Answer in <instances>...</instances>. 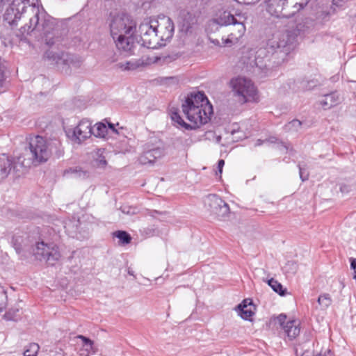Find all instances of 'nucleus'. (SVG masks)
I'll use <instances>...</instances> for the list:
<instances>
[{"label": "nucleus", "instance_id": "f257e3e1", "mask_svg": "<svg viewBox=\"0 0 356 356\" xmlns=\"http://www.w3.org/2000/svg\"><path fill=\"white\" fill-rule=\"evenodd\" d=\"M38 3V0H13L6 11L4 19L13 26L23 14H27L29 22L19 29L22 35L32 34L50 46L54 44L56 35L54 19L36 6Z\"/></svg>", "mask_w": 356, "mask_h": 356}, {"label": "nucleus", "instance_id": "f03ea898", "mask_svg": "<svg viewBox=\"0 0 356 356\" xmlns=\"http://www.w3.org/2000/svg\"><path fill=\"white\" fill-rule=\"evenodd\" d=\"M291 31H277L261 44L256 52L255 64L260 69L278 66L286 62L296 47Z\"/></svg>", "mask_w": 356, "mask_h": 356}, {"label": "nucleus", "instance_id": "7ed1b4c3", "mask_svg": "<svg viewBox=\"0 0 356 356\" xmlns=\"http://www.w3.org/2000/svg\"><path fill=\"white\" fill-rule=\"evenodd\" d=\"M182 112L189 123H186L177 111H171V119L178 127L195 129L207 124L213 114V106L203 92L188 95L181 105Z\"/></svg>", "mask_w": 356, "mask_h": 356}, {"label": "nucleus", "instance_id": "20e7f679", "mask_svg": "<svg viewBox=\"0 0 356 356\" xmlns=\"http://www.w3.org/2000/svg\"><path fill=\"white\" fill-rule=\"evenodd\" d=\"M109 26L118 49L127 55L134 54L139 42L136 35L137 23L132 17L125 13L111 14Z\"/></svg>", "mask_w": 356, "mask_h": 356}, {"label": "nucleus", "instance_id": "39448f33", "mask_svg": "<svg viewBox=\"0 0 356 356\" xmlns=\"http://www.w3.org/2000/svg\"><path fill=\"white\" fill-rule=\"evenodd\" d=\"M234 96L242 104L255 101L257 90L252 81L245 77H236L229 83Z\"/></svg>", "mask_w": 356, "mask_h": 356}, {"label": "nucleus", "instance_id": "423d86ee", "mask_svg": "<svg viewBox=\"0 0 356 356\" xmlns=\"http://www.w3.org/2000/svg\"><path fill=\"white\" fill-rule=\"evenodd\" d=\"M29 149L32 155L31 159L26 161L22 156H19V157H21L22 161H24L25 163L30 162V164L26 166H23L21 170L30 166L32 163H40L45 162L51 156V150L49 145L45 139L40 136H36L31 138Z\"/></svg>", "mask_w": 356, "mask_h": 356}, {"label": "nucleus", "instance_id": "0eeeda50", "mask_svg": "<svg viewBox=\"0 0 356 356\" xmlns=\"http://www.w3.org/2000/svg\"><path fill=\"white\" fill-rule=\"evenodd\" d=\"M154 20H145L139 26L138 31L143 42V45L149 49H156L163 46L159 38Z\"/></svg>", "mask_w": 356, "mask_h": 356}, {"label": "nucleus", "instance_id": "6e6552de", "mask_svg": "<svg viewBox=\"0 0 356 356\" xmlns=\"http://www.w3.org/2000/svg\"><path fill=\"white\" fill-rule=\"evenodd\" d=\"M33 254L37 259L44 260L49 265H54L60 257L56 245L46 243L44 241L36 243L33 249Z\"/></svg>", "mask_w": 356, "mask_h": 356}, {"label": "nucleus", "instance_id": "1a4fd4ad", "mask_svg": "<svg viewBox=\"0 0 356 356\" xmlns=\"http://www.w3.org/2000/svg\"><path fill=\"white\" fill-rule=\"evenodd\" d=\"M65 132L72 142L81 144L92 135V122L87 119H83L74 127L66 129Z\"/></svg>", "mask_w": 356, "mask_h": 356}, {"label": "nucleus", "instance_id": "9d476101", "mask_svg": "<svg viewBox=\"0 0 356 356\" xmlns=\"http://www.w3.org/2000/svg\"><path fill=\"white\" fill-rule=\"evenodd\" d=\"M204 204L211 215L219 220H224L229 213V205L217 195L210 194L207 196Z\"/></svg>", "mask_w": 356, "mask_h": 356}, {"label": "nucleus", "instance_id": "9b49d317", "mask_svg": "<svg viewBox=\"0 0 356 356\" xmlns=\"http://www.w3.org/2000/svg\"><path fill=\"white\" fill-rule=\"evenodd\" d=\"M229 34L227 38H222L221 41L209 37L211 43L217 46L232 47L238 43L239 40L243 36L245 32V26L243 22H238L229 29Z\"/></svg>", "mask_w": 356, "mask_h": 356}, {"label": "nucleus", "instance_id": "f8f14e48", "mask_svg": "<svg viewBox=\"0 0 356 356\" xmlns=\"http://www.w3.org/2000/svg\"><path fill=\"white\" fill-rule=\"evenodd\" d=\"M29 164L30 162L25 163L24 161H22L21 157L10 158L3 154L0 156V177L6 178L12 171L17 173L21 171L23 166Z\"/></svg>", "mask_w": 356, "mask_h": 356}, {"label": "nucleus", "instance_id": "ddd939ff", "mask_svg": "<svg viewBox=\"0 0 356 356\" xmlns=\"http://www.w3.org/2000/svg\"><path fill=\"white\" fill-rule=\"evenodd\" d=\"M159 38L161 42L165 44V42L170 40L174 34L175 26L172 20L167 16H161L157 20H154Z\"/></svg>", "mask_w": 356, "mask_h": 356}, {"label": "nucleus", "instance_id": "4468645a", "mask_svg": "<svg viewBox=\"0 0 356 356\" xmlns=\"http://www.w3.org/2000/svg\"><path fill=\"white\" fill-rule=\"evenodd\" d=\"M164 155L165 150L161 143L158 145L147 143L145 145L143 153L139 157V161L142 164H152Z\"/></svg>", "mask_w": 356, "mask_h": 356}, {"label": "nucleus", "instance_id": "2eb2a0df", "mask_svg": "<svg viewBox=\"0 0 356 356\" xmlns=\"http://www.w3.org/2000/svg\"><path fill=\"white\" fill-rule=\"evenodd\" d=\"M238 21L229 12H223L218 18L210 22L209 29L211 31H218L219 28L224 26L234 25Z\"/></svg>", "mask_w": 356, "mask_h": 356}, {"label": "nucleus", "instance_id": "dca6fc26", "mask_svg": "<svg viewBox=\"0 0 356 356\" xmlns=\"http://www.w3.org/2000/svg\"><path fill=\"white\" fill-rule=\"evenodd\" d=\"M152 60H144L142 58L133 59L125 62H119L115 65V67L122 71H133L149 64Z\"/></svg>", "mask_w": 356, "mask_h": 356}, {"label": "nucleus", "instance_id": "f3484780", "mask_svg": "<svg viewBox=\"0 0 356 356\" xmlns=\"http://www.w3.org/2000/svg\"><path fill=\"white\" fill-rule=\"evenodd\" d=\"M76 338L82 341L78 350L79 356H90L97 352V348L94 345V342L89 338L83 335H78Z\"/></svg>", "mask_w": 356, "mask_h": 356}, {"label": "nucleus", "instance_id": "a211bd4d", "mask_svg": "<svg viewBox=\"0 0 356 356\" xmlns=\"http://www.w3.org/2000/svg\"><path fill=\"white\" fill-rule=\"evenodd\" d=\"M64 176L67 178L84 180L90 176L88 170H83L80 166L70 168L64 171Z\"/></svg>", "mask_w": 356, "mask_h": 356}, {"label": "nucleus", "instance_id": "6ab92c4d", "mask_svg": "<svg viewBox=\"0 0 356 356\" xmlns=\"http://www.w3.org/2000/svg\"><path fill=\"white\" fill-rule=\"evenodd\" d=\"M300 323L298 321H288L284 326H283V330L284 333L289 337V339H295L298 335H299L300 329L299 327Z\"/></svg>", "mask_w": 356, "mask_h": 356}, {"label": "nucleus", "instance_id": "aec40b11", "mask_svg": "<svg viewBox=\"0 0 356 356\" xmlns=\"http://www.w3.org/2000/svg\"><path fill=\"white\" fill-rule=\"evenodd\" d=\"M269 12L279 16L282 14L287 0H266Z\"/></svg>", "mask_w": 356, "mask_h": 356}, {"label": "nucleus", "instance_id": "412c9836", "mask_svg": "<svg viewBox=\"0 0 356 356\" xmlns=\"http://www.w3.org/2000/svg\"><path fill=\"white\" fill-rule=\"evenodd\" d=\"M339 100L340 97L339 94L334 92L325 95L324 98L321 101V104L325 109H327L337 105L339 102Z\"/></svg>", "mask_w": 356, "mask_h": 356}, {"label": "nucleus", "instance_id": "4be33fe9", "mask_svg": "<svg viewBox=\"0 0 356 356\" xmlns=\"http://www.w3.org/2000/svg\"><path fill=\"white\" fill-rule=\"evenodd\" d=\"M11 243L16 252L19 254L26 244V238L25 234H20L19 233L15 234L13 236Z\"/></svg>", "mask_w": 356, "mask_h": 356}, {"label": "nucleus", "instance_id": "5701e85b", "mask_svg": "<svg viewBox=\"0 0 356 356\" xmlns=\"http://www.w3.org/2000/svg\"><path fill=\"white\" fill-rule=\"evenodd\" d=\"M192 144V140L185 136L177 137L172 142V146L175 149L179 151L186 150Z\"/></svg>", "mask_w": 356, "mask_h": 356}, {"label": "nucleus", "instance_id": "b1692460", "mask_svg": "<svg viewBox=\"0 0 356 356\" xmlns=\"http://www.w3.org/2000/svg\"><path fill=\"white\" fill-rule=\"evenodd\" d=\"M104 149H97L94 155L92 160V165L98 168H104L107 165L106 157L104 155Z\"/></svg>", "mask_w": 356, "mask_h": 356}, {"label": "nucleus", "instance_id": "393cba45", "mask_svg": "<svg viewBox=\"0 0 356 356\" xmlns=\"http://www.w3.org/2000/svg\"><path fill=\"white\" fill-rule=\"evenodd\" d=\"M107 131L106 126L104 123L99 122L92 128V135L95 137L103 138L106 135Z\"/></svg>", "mask_w": 356, "mask_h": 356}, {"label": "nucleus", "instance_id": "a878e982", "mask_svg": "<svg viewBox=\"0 0 356 356\" xmlns=\"http://www.w3.org/2000/svg\"><path fill=\"white\" fill-rule=\"evenodd\" d=\"M268 284L275 292L280 296H284L286 294V289L283 288V286L277 280L272 278L268 281Z\"/></svg>", "mask_w": 356, "mask_h": 356}, {"label": "nucleus", "instance_id": "bb28decb", "mask_svg": "<svg viewBox=\"0 0 356 356\" xmlns=\"http://www.w3.org/2000/svg\"><path fill=\"white\" fill-rule=\"evenodd\" d=\"M332 298L328 293H323L319 296L318 303L323 309H327L332 304Z\"/></svg>", "mask_w": 356, "mask_h": 356}, {"label": "nucleus", "instance_id": "cd10ccee", "mask_svg": "<svg viewBox=\"0 0 356 356\" xmlns=\"http://www.w3.org/2000/svg\"><path fill=\"white\" fill-rule=\"evenodd\" d=\"M113 235L123 244L129 243L131 240L130 235L124 231H117L113 233Z\"/></svg>", "mask_w": 356, "mask_h": 356}, {"label": "nucleus", "instance_id": "c85d7f7f", "mask_svg": "<svg viewBox=\"0 0 356 356\" xmlns=\"http://www.w3.org/2000/svg\"><path fill=\"white\" fill-rule=\"evenodd\" d=\"M238 309L239 311V314L243 319H248L251 317L254 312L252 309V307H243V306H238Z\"/></svg>", "mask_w": 356, "mask_h": 356}, {"label": "nucleus", "instance_id": "c756f323", "mask_svg": "<svg viewBox=\"0 0 356 356\" xmlns=\"http://www.w3.org/2000/svg\"><path fill=\"white\" fill-rule=\"evenodd\" d=\"M302 122L298 120H293L285 125V129L291 131H298L301 127Z\"/></svg>", "mask_w": 356, "mask_h": 356}, {"label": "nucleus", "instance_id": "7c9ffc66", "mask_svg": "<svg viewBox=\"0 0 356 356\" xmlns=\"http://www.w3.org/2000/svg\"><path fill=\"white\" fill-rule=\"evenodd\" d=\"M231 134L234 141H238L246 137L245 134L242 131L239 130L237 126H236V127H233L231 130Z\"/></svg>", "mask_w": 356, "mask_h": 356}, {"label": "nucleus", "instance_id": "2f4dec72", "mask_svg": "<svg viewBox=\"0 0 356 356\" xmlns=\"http://www.w3.org/2000/svg\"><path fill=\"white\" fill-rule=\"evenodd\" d=\"M44 57L48 60L54 62L56 64L59 63V60H62V58L58 54L50 50L44 53Z\"/></svg>", "mask_w": 356, "mask_h": 356}, {"label": "nucleus", "instance_id": "473e14b6", "mask_svg": "<svg viewBox=\"0 0 356 356\" xmlns=\"http://www.w3.org/2000/svg\"><path fill=\"white\" fill-rule=\"evenodd\" d=\"M39 348L38 344L35 343H31L28 348L24 351V355L37 356Z\"/></svg>", "mask_w": 356, "mask_h": 356}, {"label": "nucleus", "instance_id": "72a5a7b5", "mask_svg": "<svg viewBox=\"0 0 356 356\" xmlns=\"http://www.w3.org/2000/svg\"><path fill=\"white\" fill-rule=\"evenodd\" d=\"M7 305V293L4 288L0 285V312Z\"/></svg>", "mask_w": 356, "mask_h": 356}, {"label": "nucleus", "instance_id": "f704fd0d", "mask_svg": "<svg viewBox=\"0 0 356 356\" xmlns=\"http://www.w3.org/2000/svg\"><path fill=\"white\" fill-rule=\"evenodd\" d=\"M308 343L309 344L305 343L303 346L298 345L296 348V355H300V356H312V353L310 351H309V350H304L306 346H307V345H310L312 343Z\"/></svg>", "mask_w": 356, "mask_h": 356}, {"label": "nucleus", "instance_id": "c9c22d12", "mask_svg": "<svg viewBox=\"0 0 356 356\" xmlns=\"http://www.w3.org/2000/svg\"><path fill=\"white\" fill-rule=\"evenodd\" d=\"M294 85L295 82L290 81L286 83H284L280 88V92L281 93H286L289 92L290 90H294Z\"/></svg>", "mask_w": 356, "mask_h": 356}, {"label": "nucleus", "instance_id": "e433bc0d", "mask_svg": "<svg viewBox=\"0 0 356 356\" xmlns=\"http://www.w3.org/2000/svg\"><path fill=\"white\" fill-rule=\"evenodd\" d=\"M69 65H72L74 66H78L81 63V60L79 58H77L73 55H67V58L64 59Z\"/></svg>", "mask_w": 356, "mask_h": 356}, {"label": "nucleus", "instance_id": "4c0bfd02", "mask_svg": "<svg viewBox=\"0 0 356 356\" xmlns=\"http://www.w3.org/2000/svg\"><path fill=\"white\" fill-rule=\"evenodd\" d=\"M121 211L123 213H125L127 215H134L138 212V209L136 208L129 207V206L122 207Z\"/></svg>", "mask_w": 356, "mask_h": 356}, {"label": "nucleus", "instance_id": "58836bf2", "mask_svg": "<svg viewBox=\"0 0 356 356\" xmlns=\"http://www.w3.org/2000/svg\"><path fill=\"white\" fill-rule=\"evenodd\" d=\"M298 168H299V173H300V179L302 181L307 180L308 179V174L305 173L304 169L300 165H298Z\"/></svg>", "mask_w": 356, "mask_h": 356}, {"label": "nucleus", "instance_id": "ea45409f", "mask_svg": "<svg viewBox=\"0 0 356 356\" xmlns=\"http://www.w3.org/2000/svg\"><path fill=\"white\" fill-rule=\"evenodd\" d=\"M277 321L279 322V323L280 324V325L283 327V326H284V323L286 321V316L284 315V314H280L277 318Z\"/></svg>", "mask_w": 356, "mask_h": 356}, {"label": "nucleus", "instance_id": "a19ab883", "mask_svg": "<svg viewBox=\"0 0 356 356\" xmlns=\"http://www.w3.org/2000/svg\"><path fill=\"white\" fill-rule=\"evenodd\" d=\"M238 306H243L245 308L248 307H252V302L250 299H245Z\"/></svg>", "mask_w": 356, "mask_h": 356}, {"label": "nucleus", "instance_id": "79ce46f5", "mask_svg": "<svg viewBox=\"0 0 356 356\" xmlns=\"http://www.w3.org/2000/svg\"><path fill=\"white\" fill-rule=\"evenodd\" d=\"M340 191L341 193H348L350 191V186L347 185H341L340 186Z\"/></svg>", "mask_w": 356, "mask_h": 356}, {"label": "nucleus", "instance_id": "37998d69", "mask_svg": "<svg viewBox=\"0 0 356 356\" xmlns=\"http://www.w3.org/2000/svg\"><path fill=\"white\" fill-rule=\"evenodd\" d=\"M265 141L270 143H275L278 141V139L275 136H270L266 139Z\"/></svg>", "mask_w": 356, "mask_h": 356}, {"label": "nucleus", "instance_id": "c03bdc74", "mask_svg": "<svg viewBox=\"0 0 356 356\" xmlns=\"http://www.w3.org/2000/svg\"><path fill=\"white\" fill-rule=\"evenodd\" d=\"M316 356H332V353H331V351L330 350H325L324 351V353H323L322 352H321L318 355Z\"/></svg>", "mask_w": 356, "mask_h": 356}, {"label": "nucleus", "instance_id": "a18cd8bd", "mask_svg": "<svg viewBox=\"0 0 356 356\" xmlns=\"http://www.w3.org/2000/svg\"><path fill=\"white\" fill-rule=\"evenodd\" d=\"M225 165V161L224 160L222 159H220L218 161V170H219V172L220 173L222 172V167L224 166Z\"/></svg>", "mask_w": 356, "mask_h": 356}, {"label": "nucleus", "instance_id": "49530a36", "mask_svg": "<svg viewBox=\"0 0 356 356\" xmlns=\"http://www.w3.org/2000/svg\"><path fill=\"white\" fill-rule=\"evenodd\" d=\"M4 81V74L1 70H0V88L3 86Z\"/></svg>", "mask_w": 356, "mask_h": 356}, {"label": "nucleus", "instance_id": "de8ad7c7", "mask_svg": "<svg viewBox=\"0 0 356 356\" xmlns=\"http://www.w3.org/2000/svg\"><path fill=\"white\" fill-rule=\"evenodd\" d=\"M265 142H266L265 140L258 139V140H257V141L254 143V147L260 146V145H263Z\"/></svg>", "mask_w": 356, "mask_h": 356}, {"label": "nucleus", "instance_id": "09e8293b", "mask_svg": "<svg viewBox=\"0 0 356 356\" xmlns=\"http://www.w3.org/2000/svg\"><path fill=\"white\" fill-rule=\"evenodd\" d=\"M108 127L115 133L118 134V130L115 129L114 124L112 123H108Z\"/></svg>", "mask_w": 356, "mask_h": 356}, {"label": "nucleus", "instance_id": "8fccbe9b", "mask_svg": "<svg viewBox=\"0 0 356 356\" xmlns=\"http://www.w3.org/2000/svg\"><path fill=\"white\" fill-rule=\"evenodd\" d=\"M287 265L293 266L295 270L296 268V264L293 261H289Z\"/></svg>", "mask_w": 356, "mask_h": 356}, {"label": "nucleus", "instance_id": "3c124183", "mask_svg": "<svg viewBox=\"0 0 356 356\" xmlns=\"http://www.w3.org/2000/svg\"><path fill=\"white\" fill-rule=\"evenodd\" d=\"M70 223H66L65 224V228L67 232H70Z\"/></svg>", "mask_w": 356, "mask_h": 356}, {"label": "nucleus", "instance_id": "603ef678", "mask_svg": "<svg viewBox=\"0 0 356 356\" xmlns=\"http://www.w3.org/2000/svg\"><path fill=\"white\" fill-rule=\"evenodd\" d=\"M128 274L135 277L134 271L132 270H131L130 268L128 269Z\"/></svg>", "mask_w": 356, "mask_h": 356}, {"label": "nucleus", "instance_id": "864d4df0", "mask_svg": "<svg viewBox=\"0 0 356 356\" xmlns=\"http://www.w3.org/2000/svg\"><path fill=\"white\" fill-rule=\"evenodd\" d=\"M188 29H189V26L187 25L186 27V31H188Z\"/></svg>", "mask_w": 356, "mask_h": 356}, {"label": "nucleus", "instance_id": "5fc2aeb1", "mask_svg": "<svg viewBox=\"0 0 356 356\" xmlns=\"http://www.w3.org/2000/svg\"><path fill=\"white\" fill-rule=\"evenodd\" d=\"M158 60V58H156L155 60H154V62H156Z\"/></svg>", "mask_w": 356, "mask_h": 356}]
</instances>
